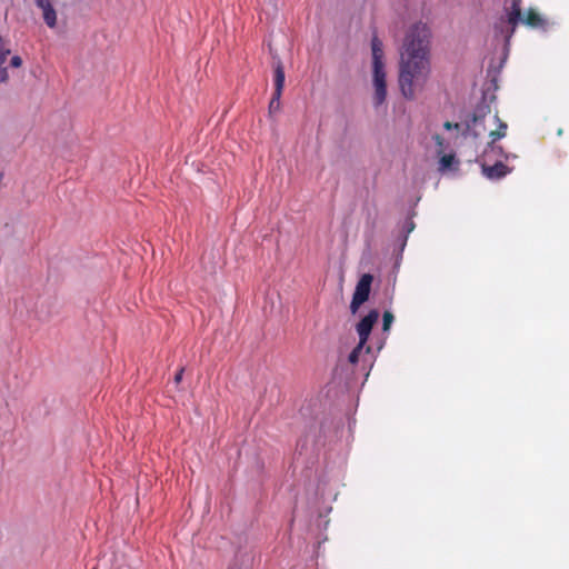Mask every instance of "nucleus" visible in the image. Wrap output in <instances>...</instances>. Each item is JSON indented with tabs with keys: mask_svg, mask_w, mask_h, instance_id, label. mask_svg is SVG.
Segmentation results:
<instances>
[{
	"mask_svg": "<svg viewBox=\"0 0 569 569\" xmlns=\"http://www.w3.org/2000/svg\"><path fill=\"white\" fill-rule=\"evenodd\" d=\"M430 32L423 24L412 28L405 38L399 61L398 83L406 99H413L430 74Z\"/></svg>",
	"mask_w": 569,
	"mask_h": 569,
	"instance_id": "nucleus-1",
	"label": "nucleus"
},
{
	"mask_svg": "<svg viewBox=\"0 0 569 569\" xmlns=\"http://www.w3.org/2000/svg\"><path fill=\"white\" fill-rule=\"evenodd\" d=\"M485 126L487 141L479 154L482 174L489 180H498L510 172L505 161L513 158L498 143L507 136L508 124L497 114H492L485 120Z\"/></svg>",
	"mask_w": 569,
	"mask_h": 569,
	"instance_id": "nucleus-2",
	"label": "nucleus"
},
{
	"mask_svg": "<svg viewBox=\"0 0 569 569\" xmlns=\"http://www.w3.org/2000/svg\"><path fill=\"white\" fill-rule=\"evenodd\" d=\"M461 128L458 123L445 122L442 129L431 138L430 152L437 158L438 170L443 173H453L459 169L455 143Z\"/></svg>",
	"mask_w": 569,
	"mask_h": 569,
	"instance_id": "nucleus-3",
	"label": "nucleus"
},
{
	"mask_svg": "<svg viewBox=\"0 0 569 569\" xmlns=\"http://www.w3.org/2000/svg\"><path fill=\"white\" fill-rule=\"evenodd\" d=\"M389 88V76L387 69V59L381 46L378 42L372 43L371 64L369 74V89L372 106L379 109L386 103Z\"/></svg>",
	"mask_w": 569,
	"mask_h": 569,
	"instance_id": "nucleus-4",
	"label": "nucleus"
},
{
	"mask_svg": "<svg viewBox=\"0 0 569 569\" xmlns=\"http://www.w3.org/2000/svg\"><path fill=\"white\" fill-rule=\"evenodd\" d=\"M508 19L512 24L521 23L530 29L540 31H547L555 24L551 18L536 7L521 9L519 0L512 2Z\"/></svg>",
	"mask_w": 569,
	"mask_h": 569,
	"instance_id": "nucleus-5",
	"label": "nucleus"
},
{
	"mask_svg": "<svg viewBox=\"0 0 569 569\" xmlns=\"http://www.w3.org/2000/svg\"><path fill=\"white\" fill-rule=\"evenodd\" d=\"M372 280V276L368 273L362 274L361 278L359 279L350 305L352 313H356L360 306L368 300Z\"/></svg>",
	"mask_w": 569,
	"mask_h": 569,
	"instance_id": "nucleus-6",
	"label": "nucleus"
},
{
	"mask_svg": "<svg viewBox=\"0 0 569 569\" xmlns=\"http://www.w3.org/2000/svg\"><path fill=\"white\" fill-rule=\"evenodd\" d=\"M378 318L379 312L377 310H371L357 323L356 331L361 343H367L370 332L373 326L377 323Z\"/></svg>",
	"mask_w": 569,
	"mask_h": 569,
	"instance_id": "nucleus-7",
	"label": "nucleus"
},
{
	"mask_svg": "<svg viewBox=\"0 0 569 569\" xmlns=\"http://www.w3.org/2000/svg\"><path fill=\"white\" fill-rule=\"evenodd\" d=\"M37 7L41 10L42 18L49 28L57 26V12L51 0H36Z\"/></svg>",
	"mask_w": 569,
	"mask_h": 569,
	"instance_id": "nucleus-8",
	"label": "nucleus"
},
{
	"mask_svg": "<svg viewBox=\"0 0 569 569\" xmlns=\"http://www.w3.org/2000/svg\"><path fill=\"white\" fill-rule=\"evenodd\" d=\"M273 69L276 98H280L284 87V70L281 60L276 57H273Z\"/></svg>",
	"mask_w": 569,
	"mask_h": 569,
	"instance_id": "nucleus-9",
	"label": "nucleus"
},
{
	"mask_svg": "<svg viewBox=\"0 0 569 569\" xmlns=\"http://www.w3.org/2000/svg\"><path fill=\"white\" fill-rule=\"evenodd\" d=\"M370 347H366V343H361V341L358 342L357 347L352 350V352L349 356L350 363H357L363 352H369Z\"/></svg>",
	"mask_w": 569,
	"mask_h": 569,
	"instance_id": "nucleus-10",
	"label": "nucleus"
},
{
	"mask_svg": "<svg viewBox=\"0 0 569 569\" xmlns=\"http://www.w3.org/2000/svg\"><path fill=\"white\" fill-rule=\"evenodd\" d=\"M9 53L10 49L8 48L7 41L2 37H0V67L7 60Z\"/></svg>",
	"mask_w": 569,
	"mask_h": 569,
	"instance_id": "nucleus-11",
	"label": "nucleus"
},
{
	"mask_svg": "<svg viewBox=\"0 0 569 569\" xmlns=\"http://www.w3.org/2000/svg\"><path fill=\"white\" fill-rule=\"evenodd\" d=\"M393 322V315L390 311H386L383 313L382 319V329L383 331H388Z\"/></svg>",
	"mask_w": 569,
	"mask_h": 569,
	"instance_id": "nucleus-12",
	"label": "nucleus"
},
{
	"mask_svg": "<svg viewBox=\"0 0 569 569\" xmlns=\"http://www.w3.org/2000/svg\"><path fill=\"white\" fill-rule=\"evenodd\" d=\"M280 108V98H276V92H273L272 99L269 103L270 111L278 110Z\"/></svg>",
	"mask_w": 569,
	"mask_h": 569,
	"instance_id": "nucleus-13",
	"label": "nucleus"
},
{
	"mask_svg": "<svg viewBox=\"0 0 569 569\" xmlns=\"http://www.w3.org/2000/svg\"><path fill=\"white\" fill-rule=\"evenodd\" d=\"M10 64L13 68H20L22 66V59L19 56H13L10 60Z\"/></svg>",
	"mask_w": 569,
	"mask_h": 569,
	"instance_id": "nucleus-14",
	"label": "nucleus"
},
{
	"mask_svg": "<svg viewBox=\"0 0 569 569\" xmlns=\"http://www.w3.org/2000/svg\"><path fill=\"white\" fill-rule=\"evenodd\" d=\"M8 80V72L6 69L0 70V83L7 82Z\"/></svg>",
	"mask_w": 569,
	"mask_h": 569,
	"instance_id": "nucleus-15",
	"label": "nucleus"
},
{
	"mask_svg": "<svg viewBox=\"0 0 569 569\" xmlns=\"http://www.w3.org/2000/svg\"><path fill=\"white\" fill-rule=\"evenodd\" d=\"M182 375H183V368H181V369L177 372V375H176V377H174V382H176V383H179V382L182 380Z\"/></svg>",
	"mask_w": 569,
	"mask_h": 569,
	"instance_id": "nucleus-16",
	"label": "nucleus"
},
{
	"mask_svg": "<svg viewBox=\"0 0 569 569\" xmlns=\"http://www.w3.org/2000/svg\"><path fill=\"white\" fill-rule=\"evenodd\" d=\"M268 1H269V3H270L272 7L277 8V0H268Z\"/></svg>",
	"mask_w": 569,
	"mask_h": 569,
	"instance_id": "nucleus-17",
	"label": "nucleus"
}]
</instances>
